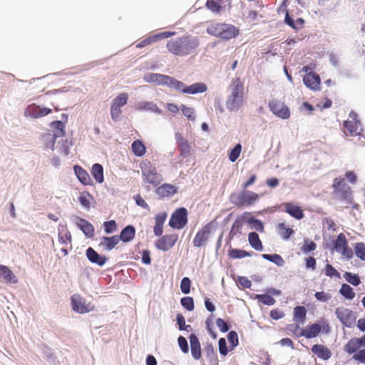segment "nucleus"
Returning a JSON list of instances; mask_svg holds the SVG:
<instances>
[{
	"instance_id": "1",
	"label": "nucleus",
	"mask_w": 365,
	"mask_h": 365,
	"mask_svg": "<svg viewBox=\"0 0 365 365\" xmlns=\"http://www.w3.org/2000/svg\"><path fill=\"white\" fill-rule=\"evenodd\" d=\"M198 46V41L188 36L170 40L167 43L168 51L173 55L183 56L192 53Z\"/></svg>"
},
{
	"instance_id": "2",
	"label": "nucleus",
	"mask_w": 365,
	"mask_h": 365,
	"mask_svg": "<svg viewBox=\"0 0 365 365\" xmlns=\"http://www.w3.org/2000/svg\"><path fill=\"white\" fill-rule=\"evenodd\" d=\"M231 93L226 101V107L230 111H237L244 102V84L240 77L232 79Z\"/></svg>"
},
{
	"instance_id": "3",
	"label": "nucleus",
	"mask_w": 365,
	"mask_h": 365,
	"mask_svg": "<svg viewBox=\"0 0 365 365\" xmlns=\"http://www.w3.org/2000/svg\"><path fill=\"white\" fill-rule=\"evenodd\" d=\"M143 181L153 186L158 185L163 181L162 175L158 171L156 166L148 159L140 163Z\"/></svg>"
},
{
	"instance_id": "4",
	"label": "nucleus",
	"mask_w": 365,
	"mask_h": 365,
	"mask_svg": "<svg viewBox=\"0 0 365 365\" xmlns=\"http://www.w3.org/2000/svg\"><path fill=\"white\" fill-rule=\"evenodd\" d=\"M207 32L212 36L229 40L237 36L239 30L232 24L212 23L207 28Z\"/></svg>"
},
{
	"instance_id": "5",
	"label": "nucleus",
	"mask_w": 365,
	"mask_h": 365,
	"mask_svg": "<svg viewBox=\"0 0 365 365\" xmlns=\"http://www.w3.org/2000/svg\"><path fill=\"white\" fill-rule=\"evenodd\" d=\"M332 188L334 190V195L341 201L349 202L351 199V189L346 183L345 180L343 178H335L333 181Z\"/></svg>"
},
{
	"instance_id": "6",
	"label": "nucleus",
	"mask_w": 365,
	"mask_h": 365,
	"mask_svg": "<svg viewBox=\"0 0 365 365\" xmlns=\"http://www.w3.org/2000/svg\"><path fill=\"white\" fill-rule=\"evenodd\" d=\"M349 118L343 123V132L346 136L360 135L363 131L361 123L356 119L357 115L354 112H351Z\"/></svg>"
},
{
	"instance_id": "7",
	"label": "nucleus",
	"mask_w": 365,
	"mask_h": 365,
	"mask_svg": "<svg viewBox=\"0 0 365 365\" xmlns=\"http://www.w3.org/2000/svg\"><path fill=\"white\" fill-rule=\"evenodd\" d=\"M213 230V222H210L200 229L192 240L193 246L195 247H205L209 241L212 231Z\"/></svg>"
},
{
	"instance_id": "8",
	"label": "nucleus",
	"mask_w": 365,
	"mask_h": 365,
	"mask_svg": "<svg viewBox=\"0 0 365 365\" xmlns=\"http://www.w3.org/2000/svg\"><path fill=\"white\" fill-rule=\"evenodd\" d=\"M174 89L186 94H197L205 93L207 90V86L205 83H195L190 86L185 85L182 81L176 79Z\"/></svg>"
},
{
	"instance_id": "9",
	"label": "nucleus",
	"mask_w": 365,
	"mask_h": 365,
	"mask_svg": "<svg viewBox=\"0 0 365 365\" xmlns=\"http://www.w3.org/2000/svg\"><path fill=\"white\" fill-rule=\"evenodd\" d=\"M187 224V211L185 207L178 208L172 214L169 225L173 229L181 230Z\"/></svg>"
},
{
	"instance_id": "10",
	"label": "nucleus",
	"mask_w": 365,
	"mask_h": 365,
	"mask_svg": "<svg viewBox=\"0 0 365 365\" xmlns=\"http://www.w3.org/2000/svg\"><path fill=\"white\" fill-rule=\"evenodd\" d=\"M145 81L148 83H155L158 86H168L174 88L176 79L160 73H149L144 76Z\"/></svg>"
},
{
	"instance_id": "11",
	"label": "nucleus",
	"mask_w": 365,
	"mask_h": 365,
	"mask_svg": "<svg viewBox=\"0 0 365 365\" xmlns=\"http://www.w3.org/2000/svg\"><path fill=\"white\" fill-rule=\"evenodd\" d=\"M335 314L341 323L346 327H352L356 322V315L352 310L340 307L336 309Z\"/></svg>"
},
{
	"instance_id": "12",
	"label": "nucleus",
	"mask_w": 365,
	"mask_h": 365,
	"mask_svg": "<svg viewBox=\"0 0 365 365\" xmlns=\"http://www.w3.org/2000/svg\"><path fill=\"white\" fill-rule=\"evenodd\" d=\"M72 309L74 312L84 314L93 311L95 308L91 303H86L84 298L79 294H74L71 297Z\"/></svg>"
},
{
	"instance_id": "13",
	"label": "nucleus",
	"mask_w": 365,
	"mask_h": 365,
	"mask_svg": "<svg viewBox=\"0 0 365 365\" xmlns=\"http://www.w3.org/2000/svg\"><path fill=\"white\" fill-rule=\"evenodd\" d=\"M175 34V32H171V31H164L160 32L158 34L149 35L146 36L145 38L141 40L140 42H138L136 44V47L138 48H142L145 46H148L149 45L153 44L158 41H160L163 39L168 38L169 37H171Z\"/></svg>"
},
{
	"instance_id": "14",
	"label": "nucleus",
	"mask_w": 365,
	"mask_h": 365,
	"mask_svg": "<svg viewBox=\"0 0 365 365\" xmlns=\"http://www.w3.org/2000/svg\"><path fill=\"white\" fill-rule=\"evenodd\" d=\"M334 248L346 259H349L352 258L353 252L351 249L349 248L347 240L343 233H340L337 235L336 240L334 242Z\"/></svg>"
},
{
	"instance_id": "15",
	"label": "nucleus",
	"mask_w": 365,
	"mask_h": 365,
	"mask_svg": "<svg viewBox=\"0 0 365 365\" xmlns=\"http://www.w3.org/2000/svg\"><path fill=\"white\" fill-rule=\"evenodd\" d=\"M155 242V246L158 250L168 251L171 249L178 241V235L175 233L160 236Z\"/></svg>"
},
{
	"instance_id": "16",
	"label": "nucleus",
	"mask_w": 365,
	"mask_h": 365,
	"mask_svg": "<svg viewBox=\"0 0 365 365\" xmlns=\"http://www.w3.org/2000/svg\"><path fill=\"white\" fill-rule=\"evenodd\" d=\"M269 108L273 114L279 118L283 119H287L289 118L290 111L289 108L281 101L277 100L269 101Z\"/></svg>"
},
{
	"instance_id": "17",
	"label": "nucleus",
	"mask_w": 365,
	"mask_h": 365,
	"mask_svg": "<svg viewBox=\"0 0 365 365\" xmlns=\"http://www.w3.org/2000/svg\"><path fill=\"white\" fill-rule=\"evenodd\" d=\"M236 199L235 204L238 207L248 206L253 205L259 199V195L254 192L243 191L237 195Z\"/></svg>"
},
{
	"instance_id": "18",
	"label": "nucleus",
	"mask_w": 365,
	"mask_h": 365,
	"mask_svg": "<svg viewBox=\"0 0 365 365\" xmlns=\"http://www.w3.org/2000/svg\"><path fill=\"white\" fill-rule=\"evenodd\" d=\"M280 207H282L284 212L297 220H301L304 216L303 210L293 202H284Z\"/></svg>"
},
{
	"instance_id": "19",
	"label": "nucleus",
	"mask_w": 365,
	"mask_h": 365,
	"mask_svg": "<svg viewBox=\"0 0 365 365\" xmlns=\"http://www.w3.org/2000/svg\"><path fill=\"white\" fill-rule=\"evenodd\" d=\"M0 280L4 283L18 282V279L14 272L7 266L3 264H0Z\"/></svg>"
},
{
	"instance_id": "20",
	"label": "nucleus",
	"mask_w": 365,
	"mask_h": 365,
	"mask_svg": "<svg viewBox=\"0 0 365 365\" xmlns=\"http://www.w3.org/2000/svg\"><path fill=\"white\" fill-rule=\"evenodd\" d=\"M320 81L319 75L312 71L306 73L303 78L304 83L312 90H317L319 88Z\"/></svg>"
},
{
	"instance_id": "21",
	"label": "nucleus",
	"mask_w": 365,
	"mask_h": 365,
	"mask_svg": "<svg viewBox=\"0 0 365 365\" xmlns=\"http://www.w3.org/2000/svg\"><path fill=\"white\" fill-rule=\"evenodd\" d=\"M86 255L91 262L96 264L100 267L104 265L108 259L106 256L100 255L92 247H88L86 250Z\"/></svg>"
},
{
	"instance_id": "22",
	"label": "nucleus",
	"mask_w": 365,
	"mask_h": 365,
	"mask_svg": "<svg viewBox=\"0 0 365 365\" xmlns=\"http://www.w3.org/2000/svg\"><path fill=\"white\" fill-rule=\"evenodd\" d=\"M311 350L318 358L323 360H328L331 356V350L322 344H314Z\"/></svg>"
},
{
	"instance_id": "23",
	"label": "nucleus",
	"mask_w": 365,
	"mask_h": 365,
	"mask_svg": "<svg viewBox=\"0 0 365 365\" xmlns=\"http://www.w3.org/2000/svg\"><path fill=\"white\" fill-rule=\"evenodd\" d=\"M322 327L320 324L314 323L307 326L304 329H302L299 336H304L307 339L314 338L321 332Z\"/></svg>"
},
{
	"instance_id": "24",
	"label": "nucleus",
	"mask_w": 365,
	"mask_h": 365,
	"mask_svg": "<svg viewBox=\"0 0 365 365\" xmlns=\"http://www.w3.org/2000/svg\"><path fill=\"white\" fill-rule=\"evenodd\" d=\"M190 349L192 357L195 360L201 358V346L197 336L194 334H190Z\"/></svg>"
},
{
	"instance_id": "25",
	"label": "nucleus",
	"mask_w": 365,
	"mask_h": 365,
	"mask_svg": "<svg viewBox=\"0 0 365 365\" xmlns=\"http://www.w3.org/2000/svg\"><path fill=\"white\" fill-rule=\"evenodd\" d=\"M167 218L166 212H160L155 215V226L153 228L154 234L160 237L162 235L163 232V225Z\"/></svg>"
},
{
	"instance_id": "26",
	"label": "nucleus",
	"mask_w": 365,
	"mask_h": 365,
	"mask_svg": "<svg viewBox=\"0 0 365 365\" xmlns=\"http://www.w3.org/2000/svg\"><path fill=\"white\" fill-rule=\"evenodd\" d=\"M177 192V189L175 185L169 183H165L158 187L156 190V193L160 197H168L173 196Z\"/></svg>"
},
{
	"instance_id": "27",
	"label": "nucleus",
	"mask_w": 365,
	"mask_h": 365,
	"mask_svg": "<svg viewBox=\"0 0 365 365\" xmlns=\"http://www.w3.org/2000/svg\"><path fill=\"white\" fill-rule=\"evenodd\" d=\"M175 137L180 147V155H187L191 150V146L188 141L185 139L180 133H176Z\"/></svg>"
},
{
	"instance_id": "28",
	"label": "nucleus",
	"mask_w": 365,
	"mask_h": 365,
	"mask_svg": "<svg viewBox=\"0 0 365 365\" xmlns=\"http://www.w3.org/2000/svg\"><path fill=\"white\" fill-rule=\"evenodd\" d=\"M135 235V229L133 225H128L122 230L120 236L118 237L119 240L123 242H128L133 240Z\"/></svg>"
},
{
	"instance_id": "29",
	"label": "nucleus",
	"mask_w": 365,
	"mask_h": 365,
	"mask_svg": "<svg viewBox=\"0 0 365 365\" xmlns=\"http://www.w3.org/2000/svg\"><path fill=\"white\" fill-rule=\"evenodd\" d=\"M73 169L78 179L82 184L85 185H91L90 175L85 170H83L80 165H75Z\"/></svg>"
},
{
	"instance_id": "30",
	"label": "nucleus",
	"mask_w": 365,
	"mask_h": 365,
	"mask_svg": "<svg viewBox=\"0 0 365 365\" xmlns=\"http://www.w3.org/2000/svg\"><path fill=\"white\" fill-rule=\"evenodd\" d=\"M248 241L251 247L255 250L262 251L263 245L257 232H250L248 235Z\"/></svg>"
},
{
	"instance_id": "31",
	"label": "nucleus",
	"mask_w": 365,
	"mask_h": 365,
	"mask_svg": "<svg viewBox=\"0 0 365 365\" xmlns=\"http://www.w3.org/2000/svg\"><path fill=\"white\" fill-rule=\"evenodd\" d=\"M51 126L56 129V133L51 136L52 138V145H54L56 138L63 137L65 135L66 133L64 131V125L60 120L54 121L51 123Z\"/></svg>"
},
{
	"instance_id": "32",
	"label": "nucleus",
	"mask_w": 365,
	"mask_h": 365,
	"mask_svg": "<svg viewBox=\"0 0 365 365\" xmlns=\"http://www.w3.org/2000/svg\"><path fill=\"white\" fill-rule=\"evenodd\" d=\"M361 346V341L359 338H352L345 345V351L351 354L356 352Z\"/></svg>"
},
{
	"instance_id": "33",
	"label": "nucleus",
	"mask_w": 365,
	"mask_h": 365,
	"mask_svg": "<svg viewBox=\"0 0 365 365\" xmlns=\"http://www.w3.org/2000/svg\"><path fill=\"white\" fill-rule=\"evenodd\" d=\"M131 149L135 156L142 157L146 153V148L140 140H135L131 145Z\"/></svg>"
},
{
	"instance_id": "34",
	"label": "nucleus",
	"mask_w": 365,
	"mask_h": 365,
	"mask_svg": "<svg viewBox=\"0 0 365 365\" xmlns=\"http://www.w3.org/2000/svg\"><path fill=\"white\" fill-rule=\"evenodd\" d=\"M91 174L97 182L102 183L103 182V168L101 164L96 163L92 166Z\"/></svg>"
},
{
	"instance_id": "35",
	"label": "nucleus",
	"mask_w": 365,
	"mask_h": 365,
	"mask_svg": "<svg viewBox=\"0 0 365 365\" xmlns=\"http://www.w3.org/2000/svg\"><path fill=\"white\" fill-rule=\"evenodd\" d=\"M307 317V310L304 307L297 306L294 309V320L298 323H304Z\"/></svg>"
},
{
	"instance_id": "36",
	"label": "nucleus",
	"mask_w": 365,
	"mask_h": 365,
	"mask_svg": "<svg viewBox=\"0 0 365 365\" xmlns=\"http://www.w3.org/2000/svg\"><path fill=\"white\" fill-rule=\"evenodd\" d=\"M118 236L103 237L101 245L108 250H111L119 243Z\"/></svg>"
},
{
	"instance_id": "37",
	"label": "nucleus",
	"mask_w": 365,
	"mask_h": 365,
	"mask_svg": "<svg viewBox=\"0 0 365 365\" xmlns=\"http://www.w3.org/2000/svg\"><path fill=\"white\" fill-rule=\"evenodd\" d=\"M277 230L280 237L284 240H288L291 235L294 233V230L287 227L284 223H279L277 225Z\"/></svg>"
},
{
	"instance_id": "38",
	"label": "nucleus",
	"mask_w": 365,
	"mask_h": 365,
	"mask_svg": "<svg viewBox=\"0 0 365 365\" xmlns=\"http://www.w3.org/2000/svg\"><path fill=\"white\" fill-rule=\"evenodd\" d=\"M78 226L81 227L83 233L89 237H91L94 235L93 226L84 219H81Z\"/></svg>"
},
{
	"instance_id": "39",
	"label": "nucleus",
	"mask_w": 365,
	"mask_h": 365,
	"mask_svg": "<svg viewBox=\"0 0 365 365\" xmlns=\"http://www.w3.org/2000/svg\"><path fill=\"white\" fill-rule=\"evenodd\" d=\"M245 217L240 216L237 217L232 225L230 234L232 235H236L237 234L241 233L242 227L245 223Z\"/></svg>"
},
{
	"instance_id": "40",
	"label": "nucleus",
	"mask_w": 365,
	"mask_h": 365,
	"mask_svg": "<svg viewBox=\"0 0 365 365\" xmlns=\"http://www.w3.org/2000/svg\"><path fill=\"white\" fill-rule=\"evenodd\" d=\"M222 0H207L205 6L215 14H218L222 9Z\"/></svg>"
},
{
	"instance_id": "41",
	"label": "nucleus",
	"mask_w": 365,
	"mask_h": 365,
	"mask_svg": "<svg viewBox=\"0 0 365 365\" xmlns=\"http://www.w3.org/2000/svg\"><path fill=\"white\" fill-rule=\"evenodd\" d=\"M339 293L346 299L351 300L355 297V292L353 289L347 284H343L339 290Z\"/></svg>"
},
{
	"instance_id": "42",
	"label": "nucleus",
	"mask_w": 365,
	"mask_h": 365,
	"mask_svg": "<svg viewBox=\"0 0 365 365\" xmlns=\"http://www.w3.org/2000/svg\"><path fill=\"white\" fill-rule=\"evenodd\" d=\"M229 257L232 259H241L246 257H250L251 254L243 250L231 249L228 253Z\"/></svg>"
},
{
	"instance_id": "43",
	"label": "nucleus",
	"mask_w": 365,
	"mask_h": 365,
	"mask_svg": "<svg viewBox=\"0 0 365 365\" xmlns=\"http://www.w3.org/2000/svg\"><path fill=\"white\" fill-rule=\"evenodd\" d=\"M93 200V198L89 192H82L78 197L79 202L86 209L90 208Z\"/></svg>"
},
{
	"instance_id": "44",
	"label": "nucleus",
	"mask_w": 365,
	"mask_h": 365,
	"mask_svg": "<svg viewBox=\"0 0 365 365\" xmlns=\"http://www.w3.org/2000/svg\"><path fill=\"white\" fill-rule=\"evenodd\" d=\"M262 257L268 261L274 262L277 266L282 267L284 264V260L283 258L278 254L269 255V254H263Z\"/></svg>"
},
{
	"instance_id": "45",
	"label": "nucleus",
	"mask_w": 365,
	"mask_h": 365,
	"mask_svg": "<svg viewBox=\"0 0 365 365\" xmlns=\"http://www.w3.org/2000/svg\"><path fill=\"white\" fill-rule=\"evenodd\" d=\"M128 99V95L126 93H121L113 100L112 103L121 108L127 103Z\"/></svg>"
},
{
	"instance_id": "46",
	"label": "nucleus",
	"mask_w": 365,
	"mask_h": 365,
	"mask_svg": "<svg viewBox=\"0 0 365 365\" xmlns=\"http://www.w3.org/2000/svg\"><path fill=\"white\" fill-rule=\"evenodd\" d=\"M241 152L242 145L240 143H238L229 153V160L232 163L235 162L240 157Z\"/></svg>"
},
{
	"instance_id": "47",
	"label": "nucleus",
	"mask_w": 365,
	"mask_h": 365,
	"mask_svg": "<svg viewBox=\"0 0 365 365\" xmlns=\"http://www.w3.org/2000/svg\"><path fill=\"white\" fill-rule=\"evenodd\" d=\"M39 110V106L36 104H31L29 105L26 110H25V115L27 116H30L33 118H38V111Z\"/></svg>"
},
{
	"instance_id": "48",
	"label": "nucleus",
	"mask_w": 365,
	"mask_h": 365,
	"mask_svg": "<svg viewBox=\"0 0 365 365\" xmlns=\"http://www.w3.org/2000/svg\"><path fill=\"white\" fill-rule=\"evenodd\" d=\"M180 109L182 110V114L187 117V118L190 120H195V110L193 108L187 107L185 105H181Z\"/></svg>"
},
{
	"instance_id": "49",
	"label": "nucleus",
	"mask_w": 365,
	"mask_h": 365,
	"mask_svg": "<svg viewBox=\"0 0 365 365\" xmlns=\"http://www.w3.org/2000/svg\"><path fill=\"white\" fill-rule=\"evenodd\" d=\"M182 306L187 311H192L195 308L194 300L192 297H185L180 300Z\"/></svg>"
},
{
	"instance_id": "50",
	"label": "nucleus",
	"mask_w": 365,
	"mask_h": 365,
	"mask_svg": "<svg viewBox=\"0 0 365 365\" xmlns=\"http://www.w3.org/2000/svg\"><path fill=\"white\" fill-rule=\"evenodd\" d=\"M355 253L359 258L365 261V244L363 242L356 243L355 246Z\"/></svg>"
},
{
	"instance_id": "51",
	"label": "nucleus",
	"mask_w": 365,
	"mask_h": 365,
	"mask_svg": "<svg viewBox=\"0 0 365 365\" xmlns=\"http://www.w3.org/2000/svg\"><path fill=\"white\" fill-rule=\"evenodd\" d=\"M344 277L346 280L354 286H357L361 283V280L357 275L352 274L351 272H345Z\"/></svg>"
},
{
	"instance_id": "52",
	"label": "nucleus",
	"mask_w": 365,
	"mask_h": 365,
	"mask_svg": "<svg viewBox=\"0 0 365 365\" xmlns=\"http://www.w3.org/2000/svg\"><path fill=\"white\" fill-rule=\"evenodd\" d=\"M191 281L188 277H183L180 282V289L183 294H188L190 292Z\"/></svg>"
},
{
	"instance_id": "53",
	"label": "nucleus",
	"mask_w": 365,
	"mask_h": 365,
	"mask_svg": "<svg viewBox=\"0 0 365 365\" xmlns=\"http://www.w3.org/2000/svg\"><path fill=\"white\" fill-rule=\"evenodd\" d=\"M316 248H317V245L314 242L306 239V240H304V244L302 247V251L304 253H307L309 252L315 250Z\"/></svg>"
},
{
	"instance_id": "54",
	"label": "nucleus",
	"mask_w": 365,
	"mask_h": 365,
	"mask_svg": "<svg viewBox=\"0 0 365 365\" xmlns=\"http://www.w3.org/2000/svg\"><path fill=\"white\" fill-rule=\"evenodd\" d=\"M314 297L317 300L322 302H327L331 298V294L325 292H317L315 293Z\"/></svg>"
},
{
	"instance_id": "55",
	"label": "nucleus",
	"mask_w": 365,
	"mask_h": 365,
	"mask_svg": "<svg viewBox=\"0 0 365 365\" xmlns=\"http://www.w3.org/2000/svg\"><path fill=\"white\" fill-rule=\"evenodd\" d=\"M121 108L117 107L116 106L111 104L110 106V115L113 120L117 121L121 115Z\"/></svg>"
},
{
	"instance_id": "56",
	"label": "nucleus",
	"mask_w": 365,
	"mask_h": 365,
	"mask_svg": "<svg viewBox=\"0 0 365 365\" xmlns=\"http://www.w3.org/2000/svg\"><path fill=\"white\" fill-rule=\"evenodd\" d=\"M105 232L107 234L113 232L117 227L116 222L115 220L106 221L103 224Z\"/></svg>"
},
{
	"instance_id": "57",
	"label": "nucleus",
	"mask_w": 365,
	"mask_h": 365,
	"mask_svg": "<svg viewBox=\"0 0 365 365\" xmlns=\"http://www.w3.org/2000/svg\"><path fill=\"white\" fill-rule=\"evenodd\" d=\"M178 342L182 351L185 354L188 353L189 346L186 339L184 336H180L178 339Z\"/></svg>"
},
{
	"instance_id": "58",
	"label": "nucleus",
	"mask_w": 365,
	"mask_h": 365,
	"mask_svg": "<svg viewBox=\"0 0 365 365\" xmlns=\"http://www.w3.org/2000/svg\"><path fill=\"white\" fill-rule=\"evenodd\" d=\"M325 274L330 277H340L339 272L332 265L329 264H327L325 266Z\"/></svg>"
},
{
	"instance_id": "59",
	"label": "nucleus",
	"mask_w": 365,
	"mask_h": 365,
	"mask_svg": "<svg viewBox=\"0 0 365 365\" xmlns=\"http://www.w3.org/2000/svg\"><path fill=\"white\" fill-rule=\"evenodd\" d=\"M259 299L262 303L266 305H272L275 303V299L270 295H259Z\"/></svg>"
},
{
	"instance_id": "60",
	"label": "nucleus",
	"mask_w": 365,
	"mask_h": 365,
	"mask_svg": "<svg viewBox=\"0 0 365 365\" xmlns=\"http://www.w3.org/2000/svg\"><path fill=\"white\" fill-rule=\"evenodd\" d=\"M248 222L250 224H253V227L256 230L261 232L264 231V225L260 220L254 218H250L248 220Z\"/></svg>"
},
{
	"instance_id": "61",
	"label": "nucleus",
	"mask_w": 365,
	"mask_h": 365,
	"mask_svg": "<svg viewBox=\"0 0 365 365\" xmlns=\"http://www.w3.org/2000/svg\"><path fill=\"white\" fill-rule=\"evenodd\" d=\"M58 241L62 244H67L71 241V235L70 232H66L64 234L58 233Z\"/></svg>"
},
{
	"instance_id": "62",
	"label": "nucleus",
	"mask_w": 365,
	"mask_h": 365,
	"mask_svg": "<svg viewBox=\"0 0 365 365\" xmlns=\"http://www.w3.org/2000/svg\"><path fill=\"white\" fill-rule=\"evenodd\" d=\"M227 339L232 346H236L238 344V336L234 331L229 332L227 334Z\"/></svg>"
},
{
	"instance_id": "63",
	"label": "nucleus",
	"mask_w": 365,
	"mask_h": 365,
	"mask_svg": "<svg viewBox=\"0 0 365 365\" xmlns=\"http://www.w3.org/2000/svg\"><path fill=\"white\" fill-rule=\"evenodd\" d=\"M216 324L222 332H227L229 330V326L222 319L218 318Z\"/></svg>"
},
{
	"instance_id": "64",
	"label": "nucleus",
	"mask_w": 365,
	"mask_h": 365,
	"mask_svg": "<svg viewBox=\"0 0 365 365\" xmlns=\"http://www.w3.org/2000/svg\"><path fill=\"white\" fill-rule=\"evenodd\" d=\"M353 359L361 363H365V349L359 351L353 356Z\"/></svg>"
}]
</instances>
